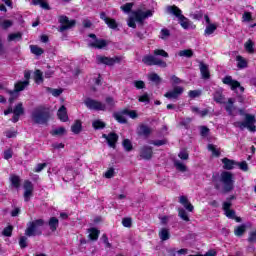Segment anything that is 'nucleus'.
<instances>
[{
	"instance_id": "f257e3e1",
	"label": "nucleus",
	"mask_w": 256,
	"mask_h": 256,
	"mask_svg": "<svg viewBox=\"0 0 256 256\" xmlns=\"http://www.w3.org/2000/svg\"><path fill=\"white\" fill-rule=\"evenodd\" d=\"M159 57H164L167 59L169 57V53L163 49H155L153 51V55H145L142 58V63H144V65H148V67L157 65L158 67L165 69L167 67V62L161 60Z\"/></svg>"
},
{
	"instance_id": "f03ea898",
	"label": "nucleus",
	"mask_w": 256,
	"mask_h": 256,
	"mask_svg": "<svg viewBox=\"0 0 256 256\" xmlns=\"http://www.w3.org/2000/svg\"><path fill=\"white\" fill-rule=\"evenodd\" d=\"M31 119L35 125H47L51 119V111L45 106H38L32 111Z\"/></svg>"
},
{
	"instance_id": "7ed1b4c3",
	"label": "nucleus",
	"mask_w": 256,
	"mask_h": 256,
	"mask_svg": "<svg viewBox=\"0 0 256 256\" xmlns=\"http://www.w3.org/2000/svg\"><path fill=\"white\" fill-rule=\"evenodd\" d=\"M166 12L170 15H174V17L178 19L181 27H183L184 29H195V25H193V22H191V20H189L187 17L183 15V12L181 11V9H179V7L175 5L167 6Z\"/></svg>"
},
{
	"instance_id": "20e7f679",
	"label": "nucleus",
	"mask_w": 256,
	"mask_h": 256,
	"mask_svg": "<svg viewBox=\"0 0 256 256\" xmlns=\"http://www.w3.org/2000/svg\"><path fill=\"white\" fill-rule=\"evenodd\" d=\"M155 13V10H147L143 12V10L138 9L136 11L132 12V15L134 18H130L128 21V27H131L132 29H137V23L140 25H143L145 23V19H149V17H153V14Z\"/></svg>"
},
{
	"instance_id": "39448f33",
	"label": "nucleus",
	"mask_w": 256,
	"mask_h": 256,
	"mask_svg": "<svg viewBox=\"0 0 256 256\" xmlns=\"http://www.w3.org/2000/svg\"><path fill=\"white\" fill-rule=\"evenodd\" d=\"M43 225H45V220L43 219H37L29 222L25 230L26 237H37L39 235H43V230H41Z\"/></svg>"
},
{
	"instance_id": "423d86ee",
	"label": "nucleus",
	"mask_w": 256,
	"mask_h": 256,
	"mask_svg": "<svg viewBox=\"0 0 256 256\" xmlns=\"http://www.w3.org/2000/svg\"><path fill=\"white\" fill-rule=\"evenodd\" d=\"M255 123H256L255 115L245 114L244 121L236 122L235 125H236V127H239V129H241V131H243V129H248V131H250L251 133H256Z\"/></svg>"
},
{
	"instance_id": "0eeeda50",
	"label": "nucleus",
	"mask_w": 256,
	"mask_h": 256,
	"mask_svg": "<svg viewBox=\"0 0 256 256\" xmlns=\"http://www.w3.org/2000/svg\"><path fill=\"white\" fill-rule=\"evenodd\" d=\"M220 181L224 185V191L225 193H229L233 191L234 183L233 180V173L229 171H223L220 175Z\"/></svg>"
},
{
	"instance_id": "6e6552de",
	"label": "nucleus",
	"mask_w": 256,
	"mask_h": 256,
	"mask_svg": "<svg viewBox=\"0 0 256 256\" xmlns=\"http://www.w3.org/2000/svg\"><path fill=\"white\" fill-rule=\"evenodd\" d=\"M58 23L60 26L58 28L59 33H64V31H69V29H73L75 25H77V20H69V17L66 15L59 16Z\"/></svg>"
},
{
	"instance_id": "1a4fd4ad",
	"label": "nucleus",
	"mask_w": 256,
	"mask_h": 256,
	"mask_svg": "<svg viewBox=\"0 0 256 256\" xmlns=\"http://www.w3.org/2000/svg\"><path fill=\"white\" fill-rule=\"evenodd\" d=\"M122 60L121 56H114L113 58L102 55L96 56L97 65H108V67H113V65L121 63Z\"/></svg>"
},
{
	"instance_id": "9d476101",
	"label": "nucleus",
	"mask_w": 256,
	"mask_h": 256,
	"mask_svg": "<svg viewBox=\"0 0 256 256\" xmlns=\"http://www.w3.org/2000/svg\"><path fill=\"white\" fill-rule=\"evenodd\" d=\"M84 104L91 111H107V105L93 98H86Z\"/></svg>"
},
{
	"instance_id": "9b49d317",
	"label": "nucleus",
	"mask_w": 256,
	"mask_h": 256,
	"mask_svg": "<svg viewBox=\"0 0 256 256\" xmlns=\"http://www.w3.org/2000/svg\"><path fill=\"white\" fill-rule=\"evenodd\" d=\"M222 83H224V85H229L232 91H235V89H240L241 93L245 92V87L241 86V83L237 80H234L231 76H225L222 79Z\"/></svg>"
},
{
	"instance_id": "f8f14e48",
	"label": "nucleus",
	"mask_w": 256,
	"mask_h": 256,
	"mask_svg": "<svg viewBox=\"0 0 256 256\" xmlns=\"http://www.w3.org/2000/svg\"><path fill=\"white\" fill-rule=\"evenodd\" d=\"M140 159H144V161H151L153 159V147L144 145L140 148L139 152Z\"/></svg>"
},
{
	"instance_id": "ddd939ff",
	"label": "nucleus",
	"mask_w": 256,
	"mask_h": 256,
	"mask_svg": "<svg viewBox=\"0 0 256 256\" xmlns=\"http://www.w3.org/2000/svg\"><path fill=\"white\" fill-rule=\"evenodd\" d=\"M183 91H185V88L182 86H175L172 90L166 92L164 97H166V99H179V97L183 95Z\"/></svg>"
},
{
	"instance_id": "4468645a",
	"label": "nucleus",
	"mask_w": 256,
	"mask_h": 256,
	"mask_svg": "<svg viewBox=\"0 0 256 256\" xmlns=\"http://www.w3.org/2000/svg\"><path fill=\"white\" fill-rule=\"evenodd\" d=\"M88 47L91 49H105L107 47V40L105 39H96L94 41L88 42Z\"/></svg>"
},
{
	"instance_id": "2eb2a0df",
	"label": "nucleus",
	"mask_w": 256,
	"mask_h": 256,
	"mask_svg": "<svg viewBox=\"0 0 256 256\" xmlns=\"http://www.w3.org/2000/svg\"><path fill=\"white\" fill-rule=\"evenodd\" d=\"M233 203L223 202L222 209L228 219H235V210H231Z\"/></svg>"
},
{
	"instance_id": "dca6fc26",
	"label": "nucleus",
	"mask_w": 256,
	"mask_h": 256,
	"mask_svg": "<svg viewBox=\"0 0 256 256\" xmlns=\"http://www.w3.org/2000/svg\"><path fill=\"white\" fill-rule=\"evenodd\" d=\"M137 135L147 139L151 135V128L145 124H141L137 130Z\"/></svg>"
},
{
	"instance_id": "f3484780",
	"label": "nucleus",
	"mask_w": 256,
	"mask_h": 256,
	"mask_svg": "<svg viewBox=\"0 0 256 256\" xmlns=\"http://www.w3.org/2000/svg\"><path fill=\"white\" fill-rule=\"evenodd\" d=\"M222 163L223 169H225L226 171H231L232 169H235V166H237V161L231 160L229 158H223Z\"/></svg>"
},
{
	"instance_id": "a211bd4d",
	"label": "nucleus",
	"mask_w": 256,
	"mask_h": 256,
	"mask_svg": "<svg viewBox=\"0 0 256 256\" xmlns=\"http://www.w3.org/2000/svg\"><path fill=\"white\" fill-rule=\"evenodd\" d=\"M57 117L62 121L63 123H66V121H69V116L67 115V107L62 105L58 112H57Z\"/></svg>"
},
{
	"instance_id": "6ab92c4d",
	"label": "nucleus",
	"mask_w": 256,
	"mask_h": 256,
	"mask_svg": "<svg viewBox=\"0 0 256 256\" xmlns=\"http://www.w3.org/2000/svg\"><path fill=\"white\" fill-rule=\"evenodd\" d=\"M199 67L202 79H210L211 74L209 73V66L207 64H204L203 62H199Z\"/></svg>"
},
{
	"instance_id": "aec40b11",
	"label": "nucleus",
	"mask_w": 256,
	"mask_h": 256,
	"mask_svg": "<svg viewBox=\"0 0 256 256\" xmlns=\"http://www.w3.org/2000/svg\"><path fill=\"white\" fill-rule=\"evenodd\" d=\"M117 141H119V135H117V133L114 132L109 133V137L107 140L109 147L115 149Z\"/></svg>"
},
{
	"instance_id": "412c9836",
	"label": "nucleus",
	"mask_w": 256,
	"mask_h": 256,
	"mask_svg": "<svg viewBox=\"0 0 256 256\" xmlns=\"http://www.w3.org/2000/svg\"><path fill=\"white\" fill-rule=\"evenodd\" d=\"M179 203H181V205H183V207H185L187 211H190V213H192L194 207L193 204L189 202L187 196H180Z\"/></svg>"
},
{
	"instance_id": "4be33fe9",
	"label": "nucleus",
	"mask_w": 256,
	"mask_h": 256,
	"mask_svg": "<svg viewBox=\"0 0 256 256\" xmlns=\"http://www.w3.org/2000/svg\"><path fill=\"white\" fill-rule=\"evenodd\" d=\"M71 131L74 135H79L83 131V122L81 120H75L74 124L71 126Z\"/></svg>"
},
{
	"instance_id": "5701e85b",
	"label": "nucleus",
	"mask_w": 256,
	"mask_h": 256,
	"mask_svg": "<svg viewBox=\"0 0 256 256\" xmlns=\"http://www.w3.org/2000/svg\"><path fill=\"white\" fill-rule=\"evenodd\" d=\"M48 226L52 233H55L59 227V219L57 217H51L48 221Z\"/></svg>"
},
{
	"instance_id": "b1692460",
	"label": "nucleus",
	"mask_w": 256,
	"mask_h": 256,
	"mask_svg": "<svg viewBox=\"0 0 256 256\" xmlns=\"http://www.w3.org/2000/svg\"><path fill=\"white\" fill-rule=\"evenodd\" d=\"M5 93H7L10 97L8 99L10 105H13L16 101V99H18L19 97V92L16 90H5Z\"/></svg>"
},
{
	"instance_id": "393cba45",
	"label": "nucleus",
	"mask_w": 256,
	"mask_h": 256,
	"mask_svg": "<svg viewBox=\"0 0 256 256\" xmlns=\"http://www.w3.org/2000/svg\"><path fill=\"white\" fill-rule=\"evenodd\" d=\"M88 235L90 241H97L99 239V233H101L97 228H89Z\"/></svg>"
},
{
	"instance_id": "a878e982",
	"label": "nucleus",
	"mask_w": 256,
	"mask_h": 256,
	"mask_svg": "<svg viewBox=\"0 0 256 256\" xmlns=\"http://www.w3.org/2000/svg\"><path fill=\"white\" fill-rule=\"evenodd\" d=\"M225 110L227 111L228 115H233V111H235V99H228V102L225 106Z\"/></svg>"
},
{
	"instance_id": "bb28decb",
	"label": "nucleus",
	"mask_w": 256,
	"mask_h": 256,
	"mask_svg": "<svg viewBox=\"0 0 256 256\" xmlns=\"http://www.w3.org/2000/svg\"><path fill=\"white\" fill-rule=\"evenodd\" d=\"M26 87H29V81H18L14 85V90L20 93V91H25Z\"/></svg>"
},
{
	"instance_id": "cd10ccee",
	"label": "nucleus",
	"mask_w": 256,
	"mask_h": 256,
	"mask_svg": "<svg viewBox=\"0 0 256 256\" xmlns=\"http://www.w3.org/2000/svg\"><path fill=\"white\" fill-rule=\"evenodd\" d=\"M159 237H160L161 241H169V239H171V233L169 232V229L162 228L159 231Z\"/></svg>"
},
{
	"instance_id": "c85d7f7f",
	"label": "nucleus",
	"mask_w": 256,
	"mask_h": 256,
	"mask_svg": "<svg viewBox=\"0 0 256 256\" xmlns=\"http://www.w3.org/2000/svg\"><path fill=\"white\" fill-rule=\"evenodd\" d=\"M148 80L154 83L155 85H161V82L163 81L159 74L157 73H151L148 75Z\"/></svg>"
},
{
	"instance_id": "c756f323",
	"label": "nucleus",
	"mask_w": 256,
	"mask_h": 256,
	"mask_svg": "<svg viewBox=\"0 0 256 256\" xmlns=\"http://www.w3.org/2000/svg\"><path fill=\"white\" fill-rule=\"evenodd\" d=\"M65 173H66V176L63 177V181H71V179H74L75 178V174L73 173V168L72 167H69L67 166L65 168Z\"/></svg>"
},
{
	"instance_id": "7c9ffc66",
	"label": "nucleus",
	"mask_w": 256,
	"mask_h": 256,
	"mask_svg": "<svg viewBox=\"0 0 256 256\" xmlns=\"http://www.w3.org/2000/svg\"><path fill=\"white\" fill-rule=\"evenodd\" d=\"M245 231H247V226L245 224H241L235 228L234 235H236V237H243Z\"/></svg>"
},
{
	"instance_id": "2f4dec72",
	"label": "nucleus",
	"mask_w": 256,
	"mask_h": 256,
	"mask_svg": "<svg viewBox=\"0 0 256 256\" xmlns=\"http://www.w3.org/2000/svg\"><path fill=\"white\" fill-rule=\"evenodd\" d=\"M236 61H237L238 69H247V60H245L243 56L241 55L236 56Z\"/></svg>"
},
{
	"instance_id": "473e14b6",
	"label": "nucleus",
	"mask_w": 256,
	"mask_h": 256,
	"mask_svg": "<svg viewBox=\"0 0 256 256\" xmlns=\"http://www.w3.org/2000/svg\"><path fill=\"white\" fill-rule=\"evenodd\" d=\"M30 51L33 55H36L37 57L43 55L45 53V50L43 48L37 46V45H30Z\"/></svg>"
},
{
	"instance_id": "72a5a7b5",
	"label": "nucleus",
	"mask_w": 256,
	"mask_h": 256,
	"mask_svg": "<svg viewBox=\"0 0 256 256\" xmlns=\"http://www.w3.org/2000/svg\"><path fill=\"white\" fill-rule=\"evenodd\" d=\"M13 115H25V108H23V103H18L14 109H12Z\"/></svg>"
},
{
	"instance_id": "f704fd0d",
	"label": "nucleus",
	"mask_w": 256,
	"mask_h": 256,
	"mask_svg": "<svg viewBox=\"0 0 256 256\" xmlns=\"http://www.w3.org/2000/svg\"><path fill=\"white\" fill-rule=\"evenodd\" d=\"M10 182L11 186L15 187V189H19V187L21 186V178H19V176L17 175H11Z\"/></svg>"
},
{
	"instance_id": "c9c22d12",
	"label": "nucleus",
	"mask_w": 256,
	"mask_h": 256,
	"mask_svg": "<svg viewBox=\"0 0 256 256\" xmlns=\"http://www.w3.org/2000/svg\"><path fill=\"white\" fill-rule=\"evenodd\" d=\"M223 99H225L223 97V91L222 90H217L216 92H214L213 94V100L216 102V103H220V104H223L225 103L223 101Z\"/></svg>"
},
{
	"instance_id": "e433bc0d",
	"label": "nucleus",
	"mask_w": 256,
	"mask_h": 256,
	"mask_svg": "<svg viewBox=\"0 0 256 256\" xmlns=\"http://www.w3.org/2000/svg\"><path fill=\"white\" fill-rule=\"evenodd\" d=\"M92 127L95 129V131H99V129H105L107 127V124L101 120H94L92 122Z\"/></svg>"
},
{
	"instance_id": "4c0bfd02",
	"label": "nucleus",
	"mask_w": 256,
	"mask_h": 256,
	"mask_svg": "<svg viewBox=\"0 0 256 256\" xmlns=\"http://www.w3.org/2000/svg\"><path fill=\"white\" fill-rule=\"evenodd\" d=\"M179 57H186V59H191L193 57L194 52L191 49H184L178 52Z\"/></svg>"
},
{
	"instance_id": "58836bf2",
	"label": "nucleus",
	"mask_w": 256,
	"mask_h": 256,
	"mask_svg": "<svg viewBox=\"0 0 256 256\" xmlns=\"http://www.w3.org/2000/svg\"><path fill=\"white\" fill-rule=\"evenodd\" d=\"M178 217L182 219L183 221H186V223H189L191 219H189V215L187 214V211L183 208H178Z\"/></svg>"
},
{
	"instance_id": "ea45409f",
	"label": "nucleus",
	"mask_w": 256,
	"mask_h": 256,
	"mask_svg": "<svg viewBox=\"0 0 256 256\" xmlns=\"http://www.w3.org/2000/svg\"><path fill=\"white\" fill-rule=\"evenodd\" d=\"M174 167L181 173H185L187 171V166L179 160L174 161Z\"/></svg>"
},
{
	"instance_id": "a19ab883",
	"label": "nucleus",
	"mask_w": 256,
	"mask_h": 256,
	"mask_svg": "<svg viewBox=\"0 0 256 256\" xmlns=\"http://www.w3.org/2000/svg\"><path fill=\"white\" fill-rule=\"evenodd\" d=\"M189 250H187V248H182L180 250H175V248L169 249L168 253L171 256H175V253H177L178 255H187Z\"/></svg>"
},
{
	"instance_id": "79ce46f5",
	"label": "nucleus",
	"mask_w": 256,
	"mask_h": 256,
	"mask_svg": "<svg viewBox=\"0 0 256 256\" xmlns=\"http://www.w3.org/2000/svg\"><path fill=\"white\" fill-rule=\"evenodd\" d=\"M122 115H128L130 119H137V117H139V115L137 114V111L129 110V109L122 110Z\"/></svg>"
},
{
	"instance_id": "37998d69",
	"label": "nucleus",
	"mask_w": 256,
	"mask_h": 256,
	"mask_svg": "<svg viewBox=\"0 0 256 256\" xmlns=\"http://www.w3.org/2000/svg\"><path fill=\"white\" fill-rule=\"evenodd\" d=\"M244 47L248 53H255V43L253 40L249 39L245 44Z\"/></svg>"
},
{
	"instance_id": "c03bdc74",
	"label": "nucleus",
	"mask_w": 256,
	"mask_h": 256,
	"mask_svg": "<svg viewBox=\"0 0 256 256\" xmlns=\"http://www.w3.org/2000/svg\"><path fill=\"white\" fill-rule=\"evenodd\" d=\"M106 101V111H113V109L115 108V100H113V97H107L105 99Z\"/></svg>"
},
{
	"instance_id": "a18cd8bd",
	"label": "nucleus",
	"mask_w": 256,
	"mask_h": 256,
	"mask_svg": "<svg viewBox=\"0 0 256 256\" xmlns=\"http://www.w3.org/2000/svg\"><path fill=\"white\" fill-rule=\"evenodd\" d=\"M217 31V26L215 24H208L204 31V35H213Z\"/></svg>"
},
{
	"instance_id": "49530a36",
	"label": "nucleus",
	"mask_w": 256,
	"mask_h": 256,
	"mask_svg": "<svg viewBox=\"0 0 256 256\" xmlns=\"http://www.w3.org/2000/svg\"><path fill=\"white\" fill-rule=\"evenodd\" d=\"M23 39V34L21 32L12 33L8 35V41H21Z\"/></svg>"
},
{
	"instance_id": "de8ad7c7",
	"label": "nucleus",
	"mask_w": 256,
	"mask_h": 256,
	"mask_svg": "<svg viewBox=\"0 0 256 256\" xmlns=\"http://www.w3.org/2000/svg\"><path fill=\"white\" fill-rule=\"evenodd\" d=\"M123 115H125V114H123L122 112L114 113L113 117H114V119H116V121H118V123L125 124V123H127V119L125 117H123Z\"/></svg>"
},
{
	"instance_id": "09e8293b",
	"label": "nucleus",
	"mask_w": 256,
	"mask_h": 256,
	"mask_svg": "<svg viewBox=\"0 0 256 256\" xmlns=\"http://www.w3.org/2000/svg\"><path fill=\"white\" fill-rule=\"evenodd\" d=\"M34 79H35V83L37 84L43 83V72H41V70H36L34 72Z\"/></svg>"
},
{
	"instance_id": "8fccbe9b",
	"label": "nucleus",
	"mask_w": 256,
	"mask_h": 256,
	"mask_svg": "<svg viewBox=\"0 0 256 256\" xmlns=\"http://www.w3.org/2000/svg\"><path fill=\"white\" fill-rule=\"evenodd\" d=\"M122 145H123L125 151H127V152L133 151V144L131 143V140L125 139V140L122 142Z\"/></svg>"
},
{
	"instance_id": "3c124183",
	"label": "nucleus",
	"mask_w": 256,
	"mask_h": 256,
	"mask_svg": "<svg viewBox=\"0 0 256 256\" xmlns=\"http://www.w3.org/2000/svg\"><path fill=\"white\" fill-rule=\"evenodd\" d=\"M169 37H171V31H169V29L167 28H163L161 31H160V39H169Z\"/></svg>"
},
{
	"instance_id": "603ef678",
	"label": "nucleus",
	"mask_w": 256,
	"mask_h": 256,
	"mask_svg": "<svg viewBox=\"0 0 256 256\" xmlns=\"http://www.w3.org/2000/svg\"><path fill=\"white\" fill-rule=\"evenodd\" d=\"M208 151H211L214 157H221V152L213 144L208 145Z\"/></svg>"
},
{
	"instance_id": "864d4df0",
	"label": "nucleus",
	"mask_w": 256,
	"mask_h": 256,
	"mask_svg": "<svg viewBox=\"0 0 256 256\" xmlns=\"http://www.w3.org/2000/svg\"><path fill=\"white\" fill-rule=\"evenodd\" d=\"M105 23L109 27V29H117V27H119L117 21L113 18L108 19Z\"/></svg>"
},
{
	"instance_id": "5fc2aeb1",
	"label": "nucleus",
	"mask_w": 256,
	"mask_h": 256,
	"mask_svg": "<svg viewBox=\"0 0 256 256\" xmlns=\"http://www.w3.org/2000/svg\"><path fill=\"white\" fill-rule=\"evenodd\" d=\"M167 143V139L150 141V145H155V147H161L162 145H167Z\"/></svg>"
},
{
	"instance_id": "6e6d98bb",
	"label": "nucleus",
	"mask_w": 256,
	"mask_h": 256,
	"mask_svg": "<svg viewBox=\"0 0 256 256\" xmlns=\"http://www.w3.org/2000/svg\"><path fill=\"white\" fill-rule=\"evenodd\" d=\"M4 237H11L13 235V226L9 225L2 231Z\"/></svg>"
},
{
	"instance_id": "4d7b16f0",
	"label": "nucleus",
	"mask_w": 256,
	"mask_h": 256,
	"mask_svg": "<svg viewBox=\"0 0 256 256\" xmlns=\"http://www.w3.org/2000/svg\"><path fill=\"white\" fill-rule=\"evenodd\" d=\"M236 167H239L241 171H249V165H247V161L236 162Z\"/></svg>"
},
{
	"instance_id": "13d9d810",
	"label": "nucleus",
	"mask_w": 256,
	"mask_h": 256,
	"mask_svg": "<svg viewBox=\"0 0 256 256\" xmlns=\"http://www.w3.org/2000/svg\"><path fill=\"white\" fill-rule=\"evenodd\" d=\"M138 101L140 103H146V105H148V103H151V99L149 98L148 93H144L142 96H140Z\"/></svg>"
},
{
	"instance_id": "bf43d9fd",
	"label": "nucleus",
	"mask_w": 256,
	"mask_h": 256,
	"mask_svg": "<svg viewBox=\"0 0 256 256\" xmlns=\"http://www.w3.org/2000/svg\"><path fill=\"white\" fill-rule=\"evenodd\" d=\"M133 3H126L123 6H121V10L124 13H131V10L133 9Z\"/></svg>"
},
{
	"instance_id": "052dcab7",
	"label": "nucleus",
	"mask_w": 256,
	"mask_h": 256,
	"mask_svg": "<svg viewBox=\"0 0 256 256\" xmlns=\"http://www.w3.org/2000/svg\"><path fill=\"white\" fill-rule=\"evenodd\" d=\"M190 99H196V97H201V90H191L188 93Z\"/></svg>"
},
{
	"instance_id": "680f3d73",
	"label": "nucleus",
	"mask_w": 256,
	"mask_h": 256,
	"mask_svg": "<svg viewBox=\"0 0 256 256\" xmlns=\"http://www.w3.org/2000/svg\"><path fill=\"white\" fill-rule=\"evenodd\" d=\"M65 133H66L65 127H59L53 130L52 135L61 136V135H65Z\"/></svg>"
},
{
	"instance_id": "e2e57ef3",
	"label": "nucleus",
	"mask_w": 256,
	"mask_h": 256,
	"mask_svg": "<svg viewBox=\"0 0 256 256\" xmlns=\"http://www.w3.org/2000/svg\"><path fill=\"white\" fill-rule=\"evenodd\" d=\"M122 225L123 227L131 228L133 225V220L131 218H123Z\"/></svg>"
},
{
	"instance_id": "0e129e2a",
	"label": "nucleus",
	"mask_w": 256,
	"mask_h": 256,
	"mask_svg": "<svg viewBox=\"0 0 256 256\" xmlns=\"http://www.w3.org/2000/svg\"><path fill=\"white\" fill-rule=\"evenodd\" d=\"M209 128L207 126L200 127V135L201 137H207L209 135Z\"/></svg>"
},
{
	"instance_id": "69168bd1",
	"label": "nucleus",
	"mask_w": 256,
	"mask_h": 256,
	"mask_svg": "<svg viewBox=\"0 0 256 256\" xmlns=\"http://www.w3.org/2000/svg\"><path fill=\"white\" fill-rule=\"evenodd\" d=\"M24 191H33V183L29 180L24 182Z\"/></svg>"
},
{
	"instance_id": "338daca9",
	"label": "nucleus",
	"mask_w": 256,
	"mask_h": 256,
	"mask_svg": "<svg viewBox=\"0 0 256 256\" xmlns=\"http://www.w3.org/2000/svg\"><path fill=\"white\" fill-rule=\"evenodd\" d=\"M189 123H191V118H187L186 120H182L179 122L180 127H184V129H189Z\"/></svg>"
},
{
	"instance_id": "774afa93",
	"label": "nucleus",
	"mask_w": 256,
	"mask_h": 256,
	"mask_svg": "<svg viewBox=\"0 0 256 256\" xmlns=\"http://www.w3.org/2000/svg\"><path fill=\"white\" fill-rule=\"evenodd\" d=\"M19 245H20L21 249H25V247H27V237L26 236L20 237Z\"/></svg>"
}]
</instances>
